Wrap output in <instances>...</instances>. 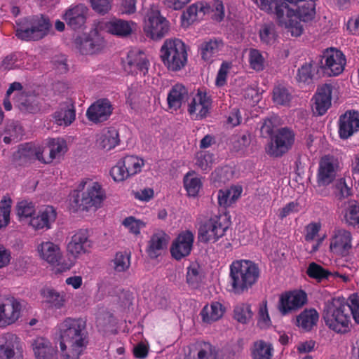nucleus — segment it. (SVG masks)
I'll return each instance as SVG.
<instances>
[{
	"label": "nucleus",
	"mask_w": 359,
	"mask_h": 359,
	"mask_svg": "<svg viewBox=\"0 0 359 359\" xmlns=\"http://www.w3.org/2000/svg\"><path fill=\"white\" fill-rule=\"evenodd\" d=\"M60 346L65 359H78L88 343L86 322L80 318H66L58 325Z\"/></svg>",
	"instance_id": "obj_1"
},
{
	"label": "nucleus",
	"mask_w": 359,
	"mask_h": 359,
	"mask_svg": "<svg viewBox=\"0 0 359 359\" xmlns=\"http://www.w3.org/2000/svg\"><path fill=\"white\" fill-rule=\"evenodd\" d=\"M261 270L251 260H235L229 266V284L236 294L248 292L259 280Z\"/></svg>",
	"instance_id": "obj_2"
},
{
	"label": "nucleus",
	"mask_w": 359,
	"mask_h": 359,
	"mask_svg": "<svg viewBox=\"0 0 359 359\" xmlns=\"http://www.w3.org/2000/svg\"><path fill=\"white\" fill-rule=\"evenodd\" d=\"M323 318L325 325L337 334H344L351 330L350 308L344 299L334 298L325 302Z\"/></svg>",
	"instance_id": "obj_3"
},
{
	"label": "nucleus",
	"mask_w": 359,
	"mask_h": 359,
	"mask_svg": "<svg viewBox=\"0 0 359 359\" xmlns=\"http://www.w3.org/2000/svg\"><path fill=\"white\" fill-rule=\"evenodd\" d=\"M79 188L82 189L81 193L78 194L73 201L78 210H97L101 207L106 194L99 182L87 179L80 183Z\"/></svg>",
	"instance_id": "obj_4"
},
{
	"label": "nucleus",
	"mask_w": 359,
	"mask_h": 359,
	"mask_svg": "<svg viewBox=\"0 0 359 359\" xmlns=\"http://www.w3.org/2000/svg\"><path fill=\"white\" fill-rule=\"evenodd\" d=\"M161 59L170 71L177 72L183 69L188 61L184 43L177 39L165 40L161 48Z\"/></svg>",
	"instance_id": "obj_5"
},
{
	"label": "nucleus",
	"mask_w": 359,
	"mask_h": 359,
	"mask_svg": "<svg viewBox=\"0 0 359 359\" xmlns=\"http://www.w3.org/2000/svg\"><path fill=\"white\" fill-rule=\"evenodd\" d=\"M229 228L225 215H214L203 221L198 228V238L203 243H215L223 237Z\"/></svg>",
	"instance_id": "obj_6"
},
{
	"label": "nucleus",
	"mask_w": 359,
	"mask_h": 359,
	"mask_svg": "<svg viewBox=\"0 0 359 359\" xmlns=\"http://www.w3.org/2000/svg\"><path fill=\"white\" fill-rule=\"evenodd\" d=\"M15 92L13 97L14 105L23 114H36L41 109L38 97L34 92L24 90L19 82L12 83L6 91L10 97Z\"/></svg>",
	"instance_id": "obj_7"
},
{
	"label": "nucleus",
	"mask_w": 359,
	"mask_h": 359,
	"mask_svg": "<svg viewBox=\"0 0 359 359\" xmlns=\"http://www.w3.org/2000/svg\"><path fill=\"white\" fill-rule=\"evenodd\" d=\"M50 27L48 19L43 15L35 16L20 24L15 31V36L22 40L38 41L48 34Z\"/></svg>",
	"instance_id": "obj_8"
},
{
	"label": "nucleus",
	"mask_w": 359,
	"mask_h": 359,
	"mask_svg": "<svg viewBox=\"0 0 359 359\" xmlns=\"http://www.w3.org/2000/svg\"><path fill=\"white\" fill-rule=\"evenodd\" d=\"M294 139L295 134L291 128H280L271 136V142L266 147V151L271 156L281 157L292 148Z\"/></svg>",
	"instance_id": "obj_9"
},
{
	"label": "nucleus",
	"mask_w": 359,
	"mask_h": 359,
	"mask_svg": "<svg viewBox=\"0 0 359 359\" xmlns=\"http://www.w3.org/2000/svg\"><path fill=\"white\" fill-rule=\"evenodd\" d=\"M307 301V294L304 290L288 291L280 296L277 308L282 316H287L302 308Z\"/></svg>",
	"instance_id": "obj_10"
},
{
	"label": "nucleus",
	"mask_w": 359,
	"mask_h": 359,
	"mask_svg": "<svg viewBox=\"0 0 359 359\" xmlns=\"http://www.w3.org/2000/svg\"><path fill=\"white\" fill-rule=\"evenodd\" d=\"M353 237L351 233L343 228H335L330 238V250L334 255L345 257L352 251Z\"/></svg>",
	"instance_id": "obj_11"
},
{
	"label": "nucleus",
	"mask_w": 359,
	"mask_h": 359,
	"mask_svg": "<svg viewBox=\"0 0 359 359\" xmlns=\"http://www.w3.org/2000/svg\"><path fill=\"white\" fill-rule=\"evenodd\" d=\"M137 23L132 20H125L114 18L100 23V28L106 32L119 38H127L135 30Z\"/></svg>",
	"instance_id": "obj_12"
},
{
	"label": "nucleus",
	"mask_w": 359,
	"mask_h": 359,
	"mask_svg": "<svg viewBox=\"0 0 359 359\" xmlns=\"http://www.w3.org/2000/svg\"><path fill=\"white\" fill-rule=\"evenodd\" d=\"M321 63L324 72L329 76H338L344 69L346 58L341 51L330 48L323 53Z\"/></svg>",
	"instance_id": "obj_13"
},
{
	"label": "nucleus",
	"mask_w": 359,
	"mask_h": 359,
	"mask_svg": "<svg viewBox=\"0 0 359 359\" xmlns=\"http://www.w3.org/2000/svg\"><path fill=\"white\" fill-rule=\"evenodd\" d=\"M194 242V234L192 231L186 230L180 232L170 246V251L172 257L176 260H181L189 255Z\"/></svg>",
	"instance_id": "obj_14"
},
{
	"label": "nucleus",
	"mask_w": 359,
	"mask_h": 359,
	"mask_svg": "<svg viewBox=\"0 0 359 359\" xmlns=\"http://www.w3.org/2000/svg\"><path fill=\"white\" fill-rule=\"evenodd\" d=\"M212 104V99L203 88H199L188 106V112L195 119L206 117Z\"/></svg>",
	"instance_id": "obj_15"
},
{
	"label": "nucleus",
	"mask_w": 359,
	"mask_h": 359,
	"mask_svg": "<svg viewBox=\"0 0 359 359\" xmlns=\"http://www.w3.org/2000/svg\"><path fill=\"white\" fill-rule=\"evenodd\" d=\"M0 344V359H23V349L19 337L11 333L6 334Z\"/></svg>",
	"instance_id": "obj_16"
},
{
	"label": "nucleus",
	"mask_w": 359,
	"mask_h": 359,
	"mask_svg": "<svg viewBox=\"0 0 359 359\" xmlns=\"http://www.w3.org/2000/svg\"><path fill=\"white\" fill-rule=\"evenodd\" d=\"M88 8L79 4L71 6L63 15V20L67 26L74 30H81L85 28Z\"/></svg>",
	"instance_id": "obj_17"
},
{
	"label": "nucleus",
	"mask_w": 359,
	"mask_h": 359,
	"mask_svg": "<svg viewBox=\"0 0 359 359\" xmlns=\"http://www.w3.org/2000/svg\"><path fill=\"white\" fill-rule=\"evenodd\" d=\"M112 111L111 102L107 98H102L93 102L88 108L86 116L90 121L99 123L106 121L112 114Z\"/></svg>",
	"instance_id": "obj_18"
},
{
	"label": "nucleus",
	"mask_w": 359,
	"mask_h": 359,
	"mask_svg": "<svg viewBox=\"0 0 359 359\" xmlns=\"http://www.w3.org/2000/svg\"><path fill=\"white\" fill-rule=\"evenodd\" d=\"M359 130V113L348 111L341 115L339 119V135L346 140Z\"/></svg>",
	"instance_id": "obj_19"
},
{
	"label": "nucleus",
	"mask_w": 359,
	"mask_h": 359,
	"mask_svg": "<svg viewBox=\"0 0 359 359\" xmlns=\"http://www.w3.org/2000/svg\"><path fill=\"white\" fill-rule=\"evenodd\" d=\"M88 237L87 230H79L72 236L67 245V251L75 257L88 252L92 247V241Z\"/></svg>",
	"instance_id": "obj_20"
},
{
	"label": "nucleus",
	"mask_w": 359,
	"mask_h": 359,
	"mask_svg": "<svg viewBox=\"0 0 359 359\" xmlns=\"http://www.w3.org/2000/svg\"><path fill=\"white\" fill-rule=\"evenodd\" d=\"M332 88V85L330 83H325L318 88L313 106L314 114L323 116L327 112L331 106Z\"/></svg>",
	"instance_id": "obj_21"
},
{
	"label": "nucleus",
	"mask_w": 359,
	"mask_h": 359,
	"mask_svg": "<svg viewBox=\"0 0 359 359\" xmlns=\"http://www.w3.org/2000/svg\"><path fill=\"white\" fill-rule=\"evenodd\" d=\"M217 351L210 343L196 341L189 346L184 359H217Z\"/></svg>",
	"instance_id": "obj_22"
},
{
	"label": "nucleus",
	"mask_w": 359,
	"mask_h": 359,
	"mask_svg": "<svg viewBox=\"0 0 359 359\" xmlns=\"http://www.w3.org/2000/svg\"><path fill=\"white\" fill-rule=\"evenodd\" d=\"M21 305L16 299L0 304V327L13 323L20 316Z\"/></svg>",
	"instance_id": "obj_23"
},
{
	"label": "nucleus",
	"mask_w": 359,
	"mask_h": 359,
	"mask_svg": "<svg viewBox=\"0 0 359 359\" xmlns=\"http://www.w3.org/2000/svg\"><path fill=\"white\" fill-rule=\"evenodd\" d=\"M36 359H57V351L51 342L43 337H37L32 342Z\"/></svg>",
	"instance_id": "obj_24"
},
{
	"label": "nucleus",
	"mask_w": 359,
	"mask_h": 359,
	"mask_svg": "<svg viewBox=\"0 0 359 359\" xmlns=\"http://www.w3.org/2000/svg\"><path fill=\"white\" fill-rule=\"evenodd\" d=\"M37 250L40 257L51 265H58L62 258L59 245L50 241L42 242Z\"/></svg>",
	"instance_id": "obj_25"
},
{
	"label": "nucleus",
	"mask_w": 359,
	"mask_h": 359,
	"mask_svg": "<svg viewBox=\"0 0 359 359\" xmlns=\"http://www.w3.org/2000/svg\"><path fill=\"white\" fill-rule=\"evenodd\" d=\"M43 302L53 310H58L65 307L67 302V294L53 287H44L41 290Z\"/></svg>",
	"instance_id": "obj_26"
},
{
	"label": "nucleus",
	"mask_w": 359,
	"mask_h": 359,
	"mask_svg": "<svg viewBox=\"0 0 359 359\" xmlns=\"http://www.w3.org/2000/svg\"><path fill=\"white\" fill-rule=\"evenodd\" d=\"M263 11L276 15L283 22V15L291 8L283 0H252Z\"/></svg>",
	"instance_id": "obj_27"
},
{
	"label": "nucleus",
	"mask_w": 359,
	"mask_h": 359,
	"mask_svg": "<svg viewBox=\"0 0 359 359\" xmlns=\"http://www.w3.org/2000/svg\"><path fill=\"white\" fill-rule=\"evenodd\" d=\"M53 117L59 126H70L76 118V110L74 103L71 101L60 104Z\"/></svg>",
	"instance_id": "obj_28"
},
{
	"label": "nucleus",
	"mask_w": 359,
	"mask_h": 359,
	"mask_svg": "<svg viewBox=\"0 0 359 359\" xmlns=\"http://www.w3.org/2000/svg\"><path fill=\"white\" fill-rule=\"evenodd\" d=\"M57 212L53 206L47 205L39 212V215L32 217L29 224L35 229H48L55 221Z\"/></svg>",
	"instance_id": "obj_29"
},
{
	"label": "nucleus",
	"mask_w": 359,
	"mask_h": 359,
	"mask_svg": "<svg viewBox=\"0 0 359 359\" xmlns=\"http://www.w3.org/2000/svg\"><path fill=\"white\" fill-rule=\"evenodd\" d=\"M224 46L223 40L219 38H213L204 41L199 48L201 58L207 62H212L214 60V57L222 50Z\"/></svg>",
	"instance_id": "obj_30"
},
{
	"label": "nucleus",
	"mask_w": 359,
	"mask_h": 359,
	"mask_svg": "<svg viewBox=\"0 0 359 359\" xmlns=\"http://www.w3.org/2000/svg\"><path fill=\"white\" fill-rule=\"evenodd\" d=\"M44 151L41 147H37L32 142H27L20 145L15 156L25 162L39 160L43 163V154Z\"/></svg>",
	"instance_id": "obj_31"
},
{
	"label": "nucleus",
	"mask_w": 359,
	"mask_h": 359,
	"mask_svg": "<svg viewBox=\"0 0 359 359\" xmlns=\"http://www.w3.org/2000/svg\"><path fill=\"white\" fill-rule=\"evenodd\" d=\"M205 1H197L189 6L182 15L184 25H189L196 21L202 20L207 15L208 8Z\"/></svg>",
	"instance_id": "obj_32"
},
{
	"label": "nucleus",
	"mask_w": 359,
	"mask_h": 359,
	"mask_svg": "<svg viewBox=\"0 0 359 359\" xmlns=\"http://www.w3.org/2000/svg\"><path fill=\"white\" fill-rule=\"evenodd\" d=\"M188 98V90L181 83L174 85L167 97L168 107L170 109L177 111Z\"/></svg>",
	"instance_id": "obj_33"
},
{
	"label": "nucleus",
	"mask_w": 359,
	"mask_h": 359,
	"mask_svg": "<svg viewBox=\"0 0 359 359\" xmlns=\"http://www.w3.org/2000/svg\"><path fill=\"white\" fill-rule=\"evenodd\" d=\"M336 177V170L333 163L328 158H322L319 163L317 175L318 186H327L331 184Z\"/></svg>",
	"instance_id": "obj_34"
},
{
	"label": "nucleus",
	"mask_w": 359,
	"mask_h": 359,
	"mask_svg": "<svg viewBox=\"0 0 359 359\" xmlns=\"http://www.w3.org/2000/svg\"><path fill=\"white\" fill-rule=\"evenodd\" d=\"M319 314L315 309H306L296 317L295 325L304 332H309L316 325Z\"/></svg>",
	"instance_id": "obj_35"
},
{
	"label": "nucleus",
	"mask_w": 359,
	"mask_h": 359,
	"mask_svg": "<svg viewBox=\"0 0 359 359\" xmlns=\"http://www.w3.org/2000/svg\"><path fill=\"white\" fill-rule=\"evenodd\" d=\"M143 30L147 37L157 39V6L155 4L151 5L145 13Z\"/></svg>",
	"instance_id": "obj_36"
},
{
	"label": "nucleus",
	"mask_w": 359,
	"mask_h": 359,
	"mask_svg": "<svg viewBox=\"0 0 359 359\" xmlns=\"http://www.w3.org/2000/svg\"><path fill=\"white\" fill-rule=\"evenodd\" d=\"M295 13L294 8H291L287 10L283 15V22L278 19V22L281 27L287 29V32L290 33L292 36H299L303 32L302 27L297 18H294Z\"/></svg>",
	"instance_id": "obj_37"
},
{
	"label": "nucleus",
	"mask_w": 359,
	"mask_h": 359,
	"mask_svg": "<svg viewBox=\"0 0 359 359\" xmlns=\"http://www.w3.org/2000/svg\"><path fill=\"white\" fill-rule=\"evenodd\" d=\"M23 135L24 130L20 123L11 121L6 125L1 137L5 144H8L21 140Z\"/></svg>",
	"instance_id": "obj_38"
},
{
	"label": "nucleus",
	"mask_w": 359,
	"mask_h": 359,
	"mask_svg": "<svg viewBox=\"0 0 359 359\" xmlns=\"http://www.w3.org/2000/svg\"><path fill=\"white\" fill-rule=\"evenodd\" d=\"M242 187L233 186L230 188L219 189L217 193V200L219 206L227 208L235 203L241 196Z\"/></svg>",
	"instance_id": "obj_39"
},
{
	"label": "nucleus",
	"mask_w": 359,
	"mask_h": 359,
	"mask_svg": "<svg viewBox=\"0 0 359 359\" xmlns=\"http://www.w3.org/2000/svg\"><path fill=\"white\" fill-rule=\"evenodd\" d=\"M224 307L218 302L211 303L210 305H205L201 310L200 316L202 320L206 323H211L218 320L222 317L224 313Z\"/></svg>",
	"instance_id": "obj_40"
},
{
	"label": "nucleus",
	"mask_w": 359,
	"mask_h": 359,
	"mask_svg": "<svg viewBox=\"0 0 359 359\" xmlns=\"http://www.w3.org/2000/svg\"><path fill=\"white\" fill-rule=\"evenodd\" d=\"M149 66V62L142 51H130L128 55V67L129 69H139L145 74Z\"/></svg>",
	"instance_id": "obj_41"
},
{
	"label": "nucleus",
	"mask_w": 359,
	"mask_h": 359,
	"mask_svg": "<svg viewBox=\"0 0 359 359\" xmlns=\"http://www.w3.org/2000/svg\"><path fill=\"white\" fill-rule=\"evenodd\" d=\"M48 156L43 158L44 163H50L55 158L64 155L67 151L66 142L61 138H53L48 141Z\"/></svg>",
	"instance_id": "obj_42"
},
{
	"label": "nucleus",
	"mask_w": 359,
	"mask_h": 359,
	"mask_svg": "<svg viewBox=\"0 0 359 359\" xmlns=\"http://www.w3.org/2000/svg\"><path fill=\"white\" fill-rule=\"evenodd\" d=\"M318 65L313 60L304 62L297 70V81L299 83H312Z\"/></svg>",
	"instance_id": "obj_43"
},
{
	"label": "nucleus",
	"mask_w": 359,
	"mask_h": 359,
	"mask_svg": "<svg viewBox=\"0 0 359 359\" xmlns=\"http://www.w3.org/2000/svg\"><path fill=\"white\" fill-rule=\"evenodd\" d=\"M119 142L118 132L114 128L103 130L100 138V147L107 151L115 148L119 144Z\"/></svg>",
	"instance_id": "obj_44"
},
{
	"label": "nucleus",
	"mask_w": 359,
	"mask_h": 359,
	"mask_svg": "<svg viewBox=\"0 0 359 359\" xmlns=\"http://www.w3.org/2000/svg\"><path fill=\"white\" fill-rule=\"evenodd\" d=\"M302 4L294 9L295 13L294 18L304 22H309L314 18L316 14V4L311 1L303 0L300 2Z\"/></svg>",
	"instance_id": "obj_45"
},
{
	"label": "nucleus",
	"mask_w": 359,
	"mask_h": 359,
	"mask_svg": "<svg viewBox=\"0 0 359 359\" xmlns=\"http://www.w3.org/2000/svg\"><path fill=\"white\" fill-rule=\"evenodd\" d=\"M273 351L271 344L259 340L254 343L252 355L253 359H271Z\"/></svg>",
	"instance_id": "obj_46"
},
{
	"label": "nucleus",
	"mask_w": 359,
	"mask_h": 359,
	"mask_svg": "<svg viewBox=\"0 0 359 359\" xmlns=\"http://www.w3.org/2000/svg\"><path fill=\"white\" fill-rule=\"evenodd\" d=\"M259 36L262 43L273 45L278 37L276 25L272 22L264 23L259 29Z\"/></svg>",
	"instance_id": "obj_47"
},
{
	"label": "nucleus",
	"mask_w": 359,
	"mask_h": 359,
	"mask_svg": "<svg viewBox=\"0 0 359 359\" xmlns=\"http://www.w3.org/2000/svg\"><path fill=\"white\" fill-rule=\"evenodd\" d=\"M130 177L139 173L144 165V161L136 156L129 155L121 158Z\"/></svg>",
	"instance_id": "obj_48"
},
{
	"label": "nucleus",
	"mask_w": 359,
	"mask_h": 359,
	"mask_svg": "<svg viewBox=\"0 0 359 359\" xmlns=\"http://www.w3.org/2000/svg\"><path fill=\"white\" fill-rule=\"evenodd\" d=\"M306 274L311 278L321 282L324 280H329L332 272L316 262H311L306 269Z\"/></svg>",
	"instance_id": "obj_49"
},
{
	"label": "nucleus",
	"mask_w": 359,
	"mask_h": 359,
	"mask_svg": "<svg viewBox=\"0 0 359 359\" xmlns=\"http://www.w3.org/2000/svg\"><path fill=\"white\" fill-rule=\"evenodd\" d=\"M183 180L188 195L194 197L196 196L202 186L201 179L194 176L193 172H189L185 175Z\"/></svg>",
	"instance_id": "obj_50"
},
{
	"label": "nucleus",
	"mask_w": 359,
	"mask_h": 359,
	"mask_svg": "<svg viewBox=\"0 0 359 359\" xmlns=\"http://www.w3.org/2000/svg\"><path fill=\"white\" fill-rule=\"evenodd\" d=\"M290 90L283 85H278L273 90V101L278 105H287L292 100Z\"/></svg>",
	"instance_id": "obj_51"
},
{
	"label": "nucleus",
	"mask_w": 359,
	"mask_h": 359,
	"mask_svg": "<svg viewBox=\"0 0 359 359\" xmlns=\"http://www.w3.org/2000/svg\"><path fill=\"white\" fill-rule=\"evenodd\" d=\"M20 53H11L3 57L0 62V69L2 71H8L14 69L24 67V63L21 60Z\"/></svg>",
	"instance_id": "obj_52"
},
{
	"label": "nucleus",
	"mask_w": 359,
	"mask_h": 359,
	"mask_svg": "<svg viewBox=\"0 0 359 359\" xmlns=\"http://www.w3.org/2000/svg\"><path fill=\"white\" fill-rule=\"evenodd\" d=\"M203 274L200 266L196 263H192L188 268L187 272V282L193 288L198 287L202 281Z\"/></svg>",
	"instance_id": "obj_53"
},
{
	"label": "nucleus",
	"mask_w": 359,
	"mask_h": 359,
	"mask_svg": "<svg viewBox=\"0 0 359 359\" xmlns=\"http://www.w3.org/2000/svg\"><path fill=\"white\" fill-rule=\"evenodd\" d=\"M130 252H118L112 260L113 267L117 272H124L130 266Z\"/></svg>",
	"instance_id": "obj_54"
},
{
	"label": "nucleus",
	"mask_w": 359,
	"mask_h": 359,
	"mask_svg": "<svg viewBox=\"0 0 359 359\" xmlns=\"http://www.w3.org/2000/svg\"><path fill=\"white\" fill-rule=\"evenodd\" d=\"M208 9L207 15L212 13V18L217 22H221L224 18V6L220 0H213L206 2L205 6Z\"/></svg>",
	"instance_id": "obj_55"
},
{
	"label": "nucleus",
	"mask_w": 359,
	"mask_h": 359,
	"mask_svg": "<svg viewBox=\"0 0 359 359\" xmlns=\"http://www.w3.org/2000/svg\"><path fill=\"white\" fill-rule=\"evenodd\" d=\"M248 62L250 67L257 72L262 71L264 68L265 59L258 49L250 48L249 50Z\"/></svg>",
	"instance_id": "obj_56"
},
{
	"label": "nucleus",
	"mask_w": 359,
	"mask_h": 359,
	"mask_svg": "<svg viewBox=\"0 0 359 359\" xmlns=\"http://www.w3.org/2000/svg\"><path fill=\"white\" fill-rule=\"evenodd\" d=\"M250 306L248 304H239L233 310V317L239 323L245 324L252 318Z\"/></svg>",
	"instance_id": "obj_57"
},
{
	"label": "nucleus",
	"mask_w": 359,
	"mask_h": 359,
	"mask_svg": "<svg viewBox=\"0 0 359 359\" xmlns=\"http://www.w3.org/2000/svg\"><path fill=\"white\" fill-rule=\"evenodd\" d=\"M11 200L4 197L0 201V229L6 226L10 222Z\"/></svg>",
	"instance_id": "obj_58"
},
{
	"label": "nucleus",
	"mask_w": 359,
	"mask_h": 359,
	"mask_svg": "<svg viewBox=\"0 0 359 359\" xmlns=\"http://www.w3.org/2000/svg\"><path fill=\"white\" fill-rule=\"evenodd\" d=\"M110 175L115 182H122L130 177L121 159L111 169Z\"/></svg>",
	"instance_id": "obj_59"
},
{
	"label": "nucleus",
	"mask_w": 359,
	"mask_h": 359,
	"mask_svg": "<svg viewBox=\"0 0 359 359\" xmlns=\"http://www.w3.org/2000/svg\"><path fill=\"white\" fill-rule=\"evenodd\" d=\"M345 219L350 225L359 224V205L355 201L351 202L346 210Z\"/></svg>",
	"instance_id": "obj_60"
},
{
	"label": "nucleus",
	"mask_w": 359,
	"mask_h": 359,
	"mask_svg": "<svg viewBox=\"0 0 359 359\" xmlns=\"http://www.w3.org/2000/svg\"><path fill=\"white\" fill-rule=\"evenodd\" d=\"M35 212V206L32 202L22 201L18 203L17 213L20 217H32Z\"/></svg>",
	"instance_id": "obj_61"
},
{
	"label": "nucleus",
	"mask_w": 359,
	"mask_h": 359,
	"mask_svg": "<svg viewBox=\"0 0 359 359\" xmlns=\"http://www.w3.org/2000/svg\"><path fill=\"white\" fill-rule=\"evenodd\" d=\"M346 302L350 308V316H352L356 324H359V296L355 294H351Z\"/></svg>",
	"instance_id": "obj_62"
},
{
	"label": "nucleus",
	"mask_w": 359,
	"mask_h": 359,
	"mask_svg": "<svg viewBox=\"0 0 359 359\" xmlns=\"http://www.w3.org/2000/svg\"><path fill=\"white\" fill-rule=\"evenodd\" d=\"M123 224L133 234L137 235L140 233V229L143 228L145 224L141 220L135 219L133 217H126L123 221Z\"/></svg>",
	"instance_id": "obj_63"
},
{
	"label": "nucleus",
	"mask_w": 359,
	"mask_h": 359,
	"mask_svg": "<svg viewBox=\"0 0 359 359\" xmlns=\"http://www.w3.org/2000/svg\"><path fill=\"white\" fill-rule=\"evenodd\" d=\"M213 161V155L210 153L200 152L197 155L196 165L203 171L208 170Z\"/></svg>",
	"instance_id": "obj_64"
}]
</instances>
